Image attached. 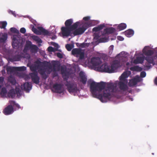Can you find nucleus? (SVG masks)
Segmentation results:
<instances>
[{
	"label": "nucleus",
	"instance_id": "62",
	"mask_svg": "<svg viewBox=\"0 0 157 157\" xmlns=\"http://www.w3.org/2000/svg\"><path fill=\"white\" fill-rule=\"evenodd\" d=\"M150 66H147V67H150Z\"/></svg>",
	"mask_w": 157,
	"mask_h": 157
},
{
	"label": "nucleus",
	"instance_id": "58",
	"mask_svg": "<svg viewBox=\"0 0 157 157\" xmlns=\"http://www.w3.org/2000/svg\"><path fill=\"white\" fill-rule=\"evenodd\" d=\"M51 44L54 46H56V45H58V44L54 42H52Z\"/></svg>",
	"mask_w": 157,
	"mask_h": 157
},
{
	"label": "nucleus",
	"instance_id": "3",
	"mask_svg": "<svg viewBox=\"0 0 157 157\" xmlns=\"http://www.w3.org/2000/svg\"><path fill=\"white\" fill-rule=\"evenodd\" d=\"M79 24V22H76L70 26V27H62L61 28L62 35L64 36H72L73 31L77 28Z\"/></svg>",
	"mask_w": 157,
	"mask_h": 157
},
{
	"label": "nucleus",
	"instance_id": "61",
	"mask_svg": "<svg viewBox=\"0 0 157 157\" xmlns=\"http://www.w3.org/2000/svg\"><path fill=\"white\" fill-rule=\"evenodd\" d=\"M3 85L0 84V89H1V87L3 86Z\"/></svg>",
	"mask_w": 157,
	"mask_h": 157
},
{
	"label": "nucleus",
	"instance_id": "16",
	"mask_svg": "<svg viewBox=\"0 0 157 157\" xmlns=\"http://www.w3.org/2000/svg\"><path fill=\"white\" fill-rule=\"evenodd\" d=\"M79 76L80 78L81 82L84 84H86L87 79L84 73L82 71H81L79 73Z\"/></svg>",
	"mask_w": 157,
	"mask_h": 157
},
{
	"label": "nucleus",
	"instance_id": "19",
	"mask_svg": "<svg viewBox=\"0 0 157 157\" xmlns=\"http://www.w3.org/2000/svg\"><path fill=\"white\" fill-rule=\"evenodd\" d=\"M145 59L144 57H138L134 60L133 63L137 64L138 63H143Z\"/></svg>",
	"mask_w": 157,
	"mask_h": 157
},
{
	"label": "nucleus",
	"instance_id": "4",
	"mask_svg": "<svg viewBox=\"0 0 157 157\" xmlns=\"http://www.w3.org/2000/svg\"><path fill=\"white\" fill-rule=\"evenodd\" d=\"M40 63L43 66L47 67L50 69H53L54 71L59 70V66L55 61L52 62V64L45 61Z\"/></svg>",
	"mask_w": 157,
	"mask_h": 157
},
{
	"label": "nucleus",
	"instance_id": "33",
	"mask_svg": "<svg viewBox=\"0 0 157 157\" xmlns=\"http://www.w3.org/2000/svg\"><path fill=\"white\" fill-rule=\"evenodd\" d=\"M16 71H23L26 70V67L24 66L16 67Z\"/></svg>",
	"mask_w": 157,
	"mask_h": 157
},
{
	"label": "nucleus",
	"instance_id": "2",
	"mask_svg": "<svg viewBox=\"0 0 157 157\" xmlns=\"http://www.w3.org/2000/svg\"><path fill=\"white\" fill-rule=\"evenodd\" d=\"M119 62L117 60H115L111 66L108 65L107 63H105L99 67L98 69L101 72L112 73L119 67Z\"/></svg>",
	"mask_w": 157,
	"mask_h": 157
},
{
	"label": "nucleus",
	"instance_id": "54",
	"mask_svg": "<svg viewBox=\"0 0 157 157\" xmlns=\"http://www.w3.org/2000/svg\"><path fill=\"white\" fill-rule=\"evenodd\" d=\"M117 39L118 40L120 41H123L124 40V38L121 36H118Z\"/></svg>",
	"mask_w": 157,
	"mask_h": 157
},
{
	"label": "nucleus",
	"instance_id": "30",
	"mask_svg": "<svg viewBox=\"0 0 157 157\" xmlns=\"http://www.w3.org/2000/svg\"><path fill=\"white\" fill-rule=\"evenodd\" d=\"M137 84L134 78H133L129 80L128 83V85L129 86H133Z\"/></svg>",
	"mask_w": 157,
	"mask_h": 157
},
{
	"label": "nucleus",
	"instance_id": "6",
	"mask_svg": "<svg viewBox=\"0 0 157 157\" xmlns=\"http://www.w3.org/2000/svg\"><path fill=\"white\" fill-rule=\"evenodd\" d=\"M89 27V25L88 23H85L81 27H79L77 29L76 28L73 31L74 36L82 34Z\"/></svg>",
	"mask_w": 157,
	"mask_h": 157
},
{
	"label": "nucleus",
	"instance_id": "1",
	"mask_svg": "<svg viewBox=\"0 0 157 157\" xmlns=\"http://www.w3.org/2000/svg\"><path fill=\"white\" fill-rule=\"evenodd\" d=\"M90 85V91L93 97L97 98L102 102H106L111 98V94L117 91V84L115 83L101 82H96L91 80L87 81Z\"/></svg>",
	"mask_w": 157,
	"mask_h": 157
},
{
	"label": "nucleus",
	"instance_id": "7",
	"mask_svg": "<svg viewBox=\"0 0 157 157\" xmlns=\"http://www.w3.org/2000/svg\"><path fill=\"white\" fill-rule=\"evenodd\" d=\"M32 31L36 34L40 35L43 34L44 35H49V32L47 30L41 26H39L37 29L33 26L32 29Z\"/></svg>",
	"mask_w": 157,
	"mask_h": 157
},
{
	"label": "nucleus",
	"instance_id": "13",
	"mask_svg": "<svg viewBox=\"0 0 157 157\" xmlns=\"http://www.w3.org/2000/svg\"><path fill=\"white\" fill-rule=\"evenodd\" d=\"M127 83V82H125L123 81H120L118 83V86L120 89L123 91H126L128 88L126 84Z\"/></svg>",
	"mask_w": 157,
	"mask_h": 157
},
{
	"label": "nucleus",
	"instance_id": "25",
	"mask_svg": "<svg viewBox=\"0 0 157 157\" xmlns=\"http://www.w3.org/2000/svg\"><path fill=\"white\" fill-rule=\"evenodd\" d=\"M145 59L147 62L150 64H154V59L153 57H150L149 56H147L145 58Z\"/></svg>",
	"mask_w": 157,
	"mask_h": 157
},
{
	"label": "nucleus",
	"instance_id": "29",
	"mask_svg": "<svg viewBox=\"0 0 157 157\" xmlns=\"http://www.w3.org/2000/svg\"><path fill=\"white\" fill-rule=\"evenodd\" d=\"M130 70L132 71H140L142 70L141 67L138 66H136L130 68Z\"/></svg>",
	"mask_w": 157,
	"mask_h": 157
},
{
	"label": "nucleus",
	"instance_id": "42",
	"mask_svg": "<svg viewBox=\"0 0 157 157\" xmlns=\"http://www.w3.org/2000/svg\"><path fill=\"white\" fill-rule=\"evenodd\" d=\"M61 72L62 74H65L66 72V68H64L63 67H61Z\"/></svg>",
	"mask_w": 157,
	"mask_h": 157
},
{
	"label": "nucleus",
	"instance_id": "52",
	"mask_svg": "<svg viewBox=\"0 0 157 157\" xmlns=\"http://www.w3.org/2000/svg\"><path fill=\"white\" fill-rule=\"evenodd\" d=\"M134 78L135 79V80L136 82V83L137 84V82H140V78L139 77H138L137 78Z\"/></svg>",
	"mask_w": 157,
	"mask_h": 157
},
{
	"label": "nucleus",
	"instance_id": "18",
	"mask_svg": "<svg viewBox=\"0 0 157 157\" xmlns=\"http://www.w3.org/2000/svg\"><path fill=\"white\" fill-rule=\"evenodd\" d=\"M116 31L115 28L113 27L107 28L104 29V32L106 34H111L113 33Z\"/></svg>",
	"mask_w": 157,
	"mask_h": 157
},
{
	"label": "nucleus",
	"instance_id": "27",
	"mask_svg": "<svg viewBox=\"0 0 157 157\" xmlns=\"http://www.w3.org/2000/svg\"><path fill=\"white\" fill-rule=\"evenodd\" d=\"M127 27L126 24L124 23H121L118 25L117 26V29L119 30H122L125 29Z\"/></svg>",
	"mask_w": 157,
	"mask_h": 157
},
{
	"label": "nucleus",
	"instance_id": "28",
	"mask_svg": "<svg viewBox=\"0 0 157 157\" xmlns=\"http://www.w3.org/2000/svg\"><path fill=\"white\" fill-rule=\"evenodd\" d=\"M32 38L33 40L36 41L37 43H42V41L41 39L37 36H33Z\"/></svg>",
	"mask_w": 157,
	"mask_h": 157
},
{
	"label": "nucleus",
	"instance_id": "5",
	"mask_svg": "<svg viewBox=\"0 0 157 157\" xmlns=\"http://www.w3.org/2000/svg\"><path fill=\"white\" fill-rule=\"evenodd\" d=\"M65 85L70 93H77L79 90L77 84L74 82L67 81Z\"/></svg>",
	"mask_w": 157,
	"mask_h": 157
},
{
	"label": "nucleus",
	"instance_id": "22",
	"mask_svg": "<svg viewBox=\"0 0 157 157\" xmlns=\"http://www.w3.org/2000/svg\"><path fill=\"white\" fill-rule=\"evenodd\" d=\"M134 33V31L130 29L125 31L124 34L127 37H130L133 35Z\"/></svg>",
	"mask_w": 157,
	"mask_h": 157
},
{
	"label": "nucleus",
	"instance_id": "44",
	"mask_svg": "<svg viewBox=\"0 0 157 157\" xmlns=\"http://www.w3.org/2000/svg\"><path fill=\"white\" fill-rule=\"evenodd\" d=\"M4 78L3 77H0V84L3 85Z\"/></svg>",
	"mask_w": 157,
	"mask_h": 157
},
{
	"label": "nucleus",
	"instance_id": "31",
	"mask_svg": "<svg viewBox=\"0 0 157 157\" xmlns=\"http://www.w3.org/2000/svg\"><path fill=\"white\" fill-rule=\"evenodd\" d=\"M7 25L6 21H0V28L1 29H5Z\"/></svg>",
	"mask_w": 157,
	"mask_h": 157
},
{
	"label": "nucleus",
	"instance_id": "63",
	"mask_svg": "<svg viewBox=\"0 0 157 157\" xmlns=\"http://www.w3.org/2000/svg\"><path fill=\"white\" fill-rule=\"evenodd\" d=\"M152 154L153 155H154V153H152Z\"/></svg>",
	"mask_w": 157,
	"mask_h": 157
},
{
	"label": "nucleus",
	"instance_id": "11",
	"mask_svg": "<svg viewBox=\"0 0 157 157\" xmlns=\"http://www.w3.org/2000/svg\"><path fill=\"white\" fill-rule=\"evenodd\" d=\"M32 88V85L31 83L28 82L24 83L21 86V88L23 90H24L27 92H29Z\"/></svg>",
	"mask_w": 157,
	"mask_h": 157
},
{
	"label": "nucleus",
	"instance_id": "20",
	"mask_svg": "<svg viewBox=\"0 0 157 157\" xmlns=\"http://www.w3.org/2000/svg\"><path fill=\"white\" fill-rule=\"evenodd\" d=\"M145 47H146L143 50V52L144 54L147 56H149L152 55L154 53L153 51L151 49L146 50L145 49Z\"/></svg>",
	"mask_w": 157,
	"mask_h": 157
},
{
	"label": "nucleus",
	"instance_id": "49",
	"mask_svg": "<svg viewBox=\"0 0 157 157\" xmlns=\"http://www.w3.org/2000/svg\"><path fill=\"white\" fill-rule=\"evenodd\" d=\"M100 37V36L98 34L96 33L94 34V38L96 40L98 39Z\"/></svg>",
	"mask_w": 157,
	"mask_h": 157
},
{
	"label": "nucleus",
	"instance_id": "43",
	"mask_svg": "<svg viewBox=\"0 0 157 157\" xmlns=\"http://www.w3.org/2000/svg\"><path fill=\"white\" fill-rule=\"evenodd\" d=\"M140 75L142 78H144L146 76V73L145 71H142L140 73Z\"/></svg>",
	"mask_w": 157,
	"mask_h": 157
},
{
	"label": "nucleus",
	"instance_id": "40",
	"mask_svg": "<svg viewBox=\"0 0 157 157\" xmlns=\"http://www.w3.org/2000/svg\"><path fill=\"white\" fill-rule=\"evenodd\" d=\"M91 62L92 63L94 66H98L99 64V63L95 62V58L92 59L91 60Z\"/></svg>",
	"mask_w": 157,
	"mask_h": 157
},
{
	"label": "nucleus",
	"instance_id": "17",
	"mask_svg": "<svg viewBox=\"0 0 157 157\" xmlns=\"http://www.w3.org/2000/svg\"><path fill=\"white\" fill-rule=\"evenodd\" d=\"M4 68H6L8 74H11L16 71V67L7 66L4 67Z\"/></svg>",
	"mask_w": 157,
	"mask_h": 157
},
{
	"label": "nucleus",
	"instance_id": "46",
	"mask_svg": "<svg viewBox=\"0 0 157 157\" xmlns=\"http://www.w3.org/2000/svg\"><path fill=\"white\" fill-rule=\"evenodd\" d=\"M20 32L21 33L24 34L26 32V29L24 28H22L20 29Z\"/></svg>",
	"mask_w": 157,
	"mask_h": 157
},
{
	"label": "nucleus",
	"instance_id": "50",
	"mask_svg": "<svg viewBox=\"0 0 157 157\" xmlns=\"http://www.w3.org/2000/svg\"><path fill=\"white\" fill-rule=\"evenodd\" d=\"M92 30L94 32H98L99 31H100L99 30V28H98V26L96 27H94V28H93V29Z\"/></svg>",
	"mask_w": 157,
	"mask_h": 157
},
{
	"label": "nucleus",
	"instance_id": "51",
	"mask_svg": "<svg viewBox=\"0 0 157 157\" xmlns=\"http://www.w3.org/2000/svg\"><path fill=\"white\" fill-rule=\"evenodd\" d=\"M114 48V46L113 45H111L110 46V47L109 48V52H111L113 50Z\"/></svg>",
	"mask_w": 157,
	"mask_h": 157
},
{
	"label": "nucleus",
	"instance_id": "8",
	"mask_svg": "<svg viewBox=\"0 0 157 157\" xmlns=\"http://www.w3.org/2000/svg\"><path fill=\"white\" fill-rule=\"evenodd\" d=\"M71 53L75 56L77 58L79 57L80 60L84 58V52L81 49L74 48L72 50Z\"/></svg>",
	"mask_w": 157,
	"mask_h": 157
},
{
	"label": "nucleus",
	"instance_id": "32",
	"mask_svg": "<svg viewBox=\"0 0 157 157\" xmlns=\"http://www.w3.org/2000/svg\"><path fill=\"white\" fill-rule=\"evenodd\" d=\"M15 92V94H16L17 96H21V91L20 89L17 87H16Z\"/></svg>",
	"mask_w": 157,
	"mask_h": 157
},
{
	"label": "nucleus",
	"instance_id": "45",
	"mask_svg": "<svg viewBox=\"0 0 157 157\" xmlns=\"http://www.w3.org/2000/svg\"><path fill=\"white\" fill-rule=\"evenodd\" d=\"M98 27L100 30L102 29L103 28L105 27V25L104 24H101L98 25Z\"/></svg>",
	"mask_w": 157,
	"mask_h": 157
},
{
	"label": "nucleus",
	"instance_id": "38",
	"mask_svg": "<svg viewBox=\"0 0 157 157\" xmlns=\"http://www.w3.org/2000/svg\"><path fill=\"white\" fill-rule=\"evenodd\" d=\"M7 91L5 87L2 88L1 91V94L4 95H6L7 93Z\"/></svg>",
	"mask_w": 157,
	"mask_h": 157
},
{
	"label": "nucleus",
	"instance_id": "60",
	"mask_svg": "<svg viewBox=\"0 0 157 157\" xmlns=\"http://www.w3.org/2000/svg\"><path fill=\"white\" fill-rule=\"evenodd\" d=\"M129 62H127L126 63V66H128L129 65Z\"/></svg>",
	"mask_w": 157,
	"mask_h": 157
},
{
	"label": "nucleus",
	"instance_id": "21",
	"mask_svg": "<svg viewBox=\"0 0 157 157\" xmlns=\"http://www.w3.org/2000/svg\"><path fill=\"white\" fill-rule=\"evenodd\" d=\"M7 95L9 98H14L16 95L15 90L13 89L10 90L7 94Z\"/></svg>",
	"mask_w": 157,
	"mask_h": 157
},
{
	"label": "nucleus",
	"instance_id": "24",
	"mask_svg": "<svg viewBox=\"0 0 157 157\" xmlns=\"http://www.w3.org/2000/svg\"><path fill=\"white\" fill-rule=\"evenodd\" d=\"M7 34H4L0 35V42H4L7 40Z\"/></svg>",
	"mask_w": 157,
	"mask_h": 157
},
{
	"label": "nucleus",
	"instance_id": "9",
	"mask_svg": "<svg viewBox=\"0 0 157 157\" xmlns=\"http://www.w3.org/2000/svg\"><path fill=\"white\" fill-rule=\"evenodd\" d=\"M62 86L61 84L55 83L53 85V88L55 90L56 93L61 94L63 91Z\"/></svg>",
	"mask_w": 157,
	"mask_h": 157
},
{
	"label": "nucleus",
	"instance_id": "53",
	"mask_svg": "<svg viewBox=\"0 0 157 157\" xmlns=\"http://www.w3.org/2000/svg\"><path fill=\"white\" fill-rule=\"evenodd\" d=\"M90 19V17L89 16L86 17H83V19L85 21H88Z\"/></svg>",
	"mask_w": 157,
	"mask_h": 157
},
{
	"label": "nucleus",
	"instance_id": "41",
	"mask_svg": "<svg viewBox=\"0 0 157 157\" xmlns=\"http://www.w3.org/2000/svg\"><path fill=\"white\" fill-rule=\"evenodd\" d=\"M54 50V48L51 46L49 47L48 48V50L49 52H54L55 51Z\"/></svg>",
	"mask_w": 157,
	"mask_h": 157
},
{
	"label": "nucleus",
	"instance_id": "34",
	"mask_svg": "<svg viewBox=\"0 0 157 157\" xmlns=\"http://www.w3.org/2000/svg\"><path fill=\"white\" fill-rule=\"evenodd\" d=\"M10 31L12 33H14L18 34L19 33V31L16 28L14 27L11 28L10 29Z\"/></svg>",
	"mask_w": 157,
	"mask_h": 157
},
{
	"label": "nucleus",
	"instance_id": "14",
	"mask_svg": "<svg viewBox=\"0 0 157 157\" xmlns=\"http://www.w3.org/2000/svg\"><path fill=\"white\" fill-rule=\"evenodd\" d=\"M130 75V72L124 71L119 77L120 81H123L125 82H127L126 78L128 77Z\"/></svg>",
	"mask_w": 157,
	"mask_h": 157
},
{
	"label": "nucleus",
	"instance_id": "37",
	"mask_svg": "<svg viewBox=\"0 0 157 157\" xmlns=\"http://www.w3.org/2000/svg\"><path fill=\"white\" fill-rule=\"evenodd\" d=\"M30 68L31 71H34V72H36V71L37 70L38 67L36 65H34L31 66L30 67Z\"/></svg>",
	"mask_w": 157,
	"mask_h": 157
},
{
	"label": "nucleus",
	"instance_id": "48",
	"mask_svg": "<svg viewBox=\"0 0 157 157\" xmlns=\"http://www.w3.org/2000/svg\"><path fill=\"white\" fill-rule=\"evenodd\" d=\"M56 55H57V56L59 58L61 59V58H63V56L62 54H61L60 53H59V52L57 53L56 54Z\"/></svg>",
	"mask_w": 157,
	"mask_h": 157
},
{
	"label": "nucleus",
	"instance_id": "36",
	"mask_svg": "<svg viewBox=\"0 0 157 157\" xmlns=\"http://www.w3.org/2000/svg\"><path fill=\"white\" fill-rule=\"evenodd\" d=\"M108 39L106 37H102L99 38L98 40L99 42H107Z\"/></svg>",
	"mask_w": 157,
	"mask_h": 157
},
{
	"label": "nucleus",
	"instance_id": "55",
	"mask_svg": "<svg viewBox=\"0 0 157 157\" xmlns=\"http://www.w3.org/2000/svg\"><path fill=\"white\" fill-rule=\"evenodd\" d=\"M12 45L14 48H15V46L17 47V44L14 43L13 42L12 43Z\"/></svg>",
	"mask_w": 157,
	"mask_h": 157
},
{
	"label": "nucleus",
	"instance_id": "56",
	"mask_svg": "<svg viewBox=\"0 0 157 157\" xmlns=\"http://www.w3.org/2000/svg\"><path fill=\"white\" fill-rule=\"evenodd\" d=\"M14 60L15 61H18L20 60V59L18 57L17 58L16 57L14 58Z\"/></svg>",
	"mask_w": 157,
	"mask_h": 157
},
{
	"label": "nucleus",
	"instance_id": "12",
	"mask_svg": "<svg viewBox=\"0 0 157 157\" xmlns=\"http://www.w3.org/2000/svg\"><path fill=\"white\" fill-rule=\"evenodd\" d=\"M13 112V108L11 105L7 106L3 110V112L5 115L11 114Z\"/></svg>",
	"mask_w": 157,
	"mask_h": 157
},
{
	"label": "nucleus",
	"instance_id": "35",
	"mask_svg": "<svg viewBox=\"0 0 157 157\" xmlns=\"http://www.w3.org/2000/svg\"><path fill=\"white\" fill-rule=\"evenodd\" d=\"M30 45V44H29V41L27 42L23 50L24 52L25 53L27 52V51L29 49V46Z\"/></svg>",
	"mask_w": 157,
	"mask_h": 157
},
{
	"label": "nucleus",
	"instance_id": "23",
	"mask_svg": "<svg viewBox=\"0 0 157 157\" xmlns=\"http://www.w3.org/2000/svg\"><path fill=\"white\" fill-rule=\"evenodd\" d=\"M8 80L12 85H15L16 83V81L15 78L11 76L8 78Z\"/></svg>",
	"mask_w": 157,
	"mask_h": 157
},
{
	"label": "nucleus",
	"instance_id": "59",
	"mask_svg": "<svg viewBox=\"0 0 157 157\" xmlns=\"http://www.w3.org/2000/svg\"><path fill=\"white\" fill-rule=\"evenodd\" d=\"M16 106L17 107H18V108H21V107L20 106L17 104H16Z\"/></svg>",
	"mask_w": 157,
	"mask_h": 157
},
{
	"label": "nucleus",
	"instance_id": "15",
	"mask_svg": "<svg viewBox=\"0 0 157 157\" xmlns=\"http://www.w3.org/2000/svg\"><path fill=\"white\" fill-rule=\"evenodd\" d=\"M29 44H30V45L29 46V48L30 49V52L32 53H36L38 49V48L37 46L35 45L32 44V42L29 41Z\"/></svg>",
	"mask_w": 157,
	"mask_h": 157
},
{
	"label": "nucleus",
	"instance_id": "10",
	"mask_svg": "<svg viewBox=\"0 0 157 157\" xmlns=\"http://www.w3.org/2000/svg\"><path fill=\"white\" fill-rule=\"evenodd\" d=\"M32 81L35 84H38L39 82V78L38 76L37 72H35L30 74Z\"/></svg>",
	"mask_w": 157,
	"mask_h": 157
},
{
	"label": "nucleus",
	"instance_id": "64",
	"mask_svg": "<svg viewBox=\"0 0 157 157\" xmlns=\"http://www.w3.org/2000/svg\"><path fill=\"white\" fill-rule=\"evenodd\" d=\"M52 39H53V37H52Z\"/></svg>",
	"mask_w": 157,
	"mask_h": 157
},
{
	"label": "nucleus",
	"instance_id": "57",
	"mask_svg": "<svg viewBox=\"0 0 157 157\" xmlns=\"http://www.w3.org/2000/svg\"><path fill=\"white\" fill-rule=\"evenodd\" d=\"M154 83L156 85H157V77L155 78L154 81Z\"/></svg>",
	"mask_w": 157,
	"mask_h": 157
},
{
	"label": "nucleus",
	"instance_id": "26",
	"mask_svg": "<svg viewBox=\"0 0 157 157\" xmlns=\"http://www.w3.org/2000/svg\"><path fill=\"white\" fill-rule=\"evenodd\" d=\"M73 23V20L72 19H70L67 20L65 22V27H70L71 26V24Z\"/></svg>",
	"mask_w": 157,
	"mask_h": 157
},
{
	"label": "nucleus",
	"instance_id": "39",
	"mask_svg": "<svg viewBox=\"0 0 157 157\" xmlns=\"http://www.w3.org/2000/svg\"><path fill=\"white\" fill-rule=\"evenodd\" d=\"M66 48L67 51H70L72 48V47L70 44H67L65 46Z\"/></svg>",
	"mask_w": 157,
	"mask_h": 157
},
{
	"label": "nucleus",
	"instance_id": "47",
	"mask_svg": "<svg viewBox=\"0 0 157 157\" xmlns=\"http://www.w3.org/2000/svg\"><path fill=\"white\" fill-rule=\"evenodd\" d=\"M87 45V43H82L81 44L80 46L81 48H84L86 46H88V45Z\"/></svg>",
	"mask_w": 157,
	"mask_h": 157
}]
</instances>
